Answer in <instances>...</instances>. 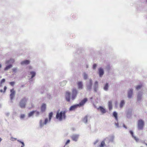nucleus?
Wrapping results in <instances>:
<instances>
[{
	"label": "nucleus",
	"mask_w": 147,
	"mask_h": 147,
	"mask_svg": "<svg viewBox=\"0 0 147 147\" xmlns=\"http://www.w3.org/2000/svg\"><path fill=\"white\" fill-rule=\"evenodd\" d=\"M143 93L142 92H139L137 94V101L140 102L142 97Z\"/></svg>",
	"instance_id": "nucleus-11"
},
{
	"label": "nucleus",
	"mask_w": 147,
	"mask_h": 147,
	"mask_svg": "<svg viewBox=\"0 0 147 147\" xmlns=\"http://www.w3.org/2000/svg\"><path fill=\"white\" fill-rule=\"evenodd\" d=\"M28 68L29 69H32L33 67L31 66H28Z\"/></svg>",
	"instance_id": "nucleus-49"
},
{
	"label": "nucleus",
	"mask_w": 147,
	"mask_h": 147,
	"mask_svg": "<svg viewBox=\"0 0 147 147\" xmlns=\"http://www.w3.org/2000/svg\"><path fill=\"white\" fill-rule=\"evenodd\" d=\"M0 92H3V90H2V89H0Z\"/></svg>",
	"instance_id": "nucleus-52"
},
{
	"label": "nucleus",
	"mask_w": 147,
	"mask_h": 147,
	"mask_svg": "<svg viewBox=\"0 0 147 147\" xmlns=\"http://www.w3.org/2000/svg\"><path fill=\"white\" fill-rule=\"evenodd\" d=\"M129 132L130 134H131V135L132 138H133L135 136L134 135V132L132 131L131 130H130L129 131Z\"/></svg>",
	"instance_id": "nucleus-38"
},
{
	"label": "nucleus",
	"mask_w": 147,
	"mask_h": 147,
	"mask_svg": "<svg viewBox=\"0 0 147 147\" xmlns=\"http://www.w3.org/2000/svg\"><path fill=\"white\" fill-rule=\"evenodd\" d=\"M125 104V102L124 100H122L121 101L120 104V107L121 108H122Z\"/></svg>",
	"instance_id": "nucleus-28"
},
{
	"label": "nucleus",
	"mask_w": 147,
	"mask_h": 147,
	"mask_svg": "<svg viewBox=\"0 0 147 147\" xmlns=\"http://www.w3.org/2000/svg\"><path fill=\"white\" fill-rule=\"evenodd\" d=\"M70 142V140H68L66 142L65 144V145H67V144L69 143Z\"/></svg>",
	"instance_id": "nucleus-45"
},
{
	"label": "nucleus",
	"mask_w": 147,
	"mask_h": 147,
	"mask_svg": "<svg viewBox=\"0 0 147 147\" xmlns=\"http://www.w3.org/2000/svg\"><path fill=\"white\" fill-rule=\"evenodd\" d=\"M35 116L36 117L39 116L40 115V113L39 112L35 111Z\"/></svg>",
	"instance_id": "nucleus-35"
},
{
	"label": "nucleus",
	"mask_w": 147,
	"mask_h": 147,
	"mask_svg": "<svg viewBox=\"0 0 147 147\" xmlns=\"http://www.w3.org/2000/svg\"><path fill=\"white\" fill-rule=\"evenodd\" d=\"M7 65H6V67L4 69V70L5 71H7L8 70L11 68L13 66L12 64H8Z\"/></svg>",
	"instance_id": "nucleus-19"
},
{
	"label": "nucleus",
	"mask_w": 147,
	"mask_h": 147,
	"mask_svg": "<svg viewBox=\"0 0 147 147\" xmlns=\"http://www.w3.org/2000/svg\"><path fill=\"white\" fill-rule=\"evenodd\" d=\"M123 127L125 128V129H127V126L124 124H123Z\"/></svg>",
	"instance_id": "nucleus-50"
},
{
	"label": "nucleus",
	"mask_w": 147,
	"mask_h": 147,
	"mask_svg": "<svg viewBox=\"0 0 147 147\" xmlns=\"http://www.w3.org/2000/svg\"><path fill=\"white\" fill-rule=\"evenodd\" d=\"M144 124V122L141 119L139 120L138 121L137 127L138 130L143 129Z\"/></svg>",
	"instance_id": "nucleus-5"
},
{
	"label": "nucleus",
	"mask_w": 147,
	"mask_h": 147,
	"mask_svg": "<svg viewBox=\"0 0 147 147\" xmlns=\"http://www.w3.org/2000/svg\"><path fill=\"white\" fill-rule=\"evenodd\" d=\"M82 76L84 79V80H86L88 78V75L86 72H84L83 73Z\"/></svg>",
	"instance_id": "nucleus-21"
},
{
	"label": "nucleus",
	"mask_w": 147,
	"mask_h": 147,
	"mask_svg": "<svg viewBox=\"0 0 147 147\" xmlns=\"http://www.w3.org/2000/svg\"><path fill=\"white\" fill-rule=\"evenodd\" d=\"M92 81L91 79H90L86 83V87L88 90H90L92 88Z\"/></svg>",
	"instance_id": "nucleus-10"
},
{
	"label": "nucleus",
	"mask_w": 147,
	"mask_h": 147,
	"mask_svg": "<svg viewBox=\"0 0 147 147\" xmlns=\"http://www.w3.org/2000/svg\"><path fill=\"white\" fill-rule=\"evenodd\" d=\"M133 90L132 89H130L128 90L127 92V97L129 98H131L132 97L133 94Z\"/></svg>",
	"instance_id": "nucleus-12"
},
{
	"label": "nucleus",
	"mask_w": 147,
	"mask_h": 147,
	"mask_svg": "<svg viewBox=\"0 0 147 147\" xmlns=\"http://www.w3.org/2000/svg\"><path fill=\"white\" fill-rule=\"evenodd\" d=\"M132 110L131 108L127 109L125 111V113L128 119L131 118L132 116Z\"/></svg>",
	"instance_id": "nucleus-6"
},
{
	"label": "nucleus",
	"mask_w": 147,
	"mask_h": 147,
	"mask_svg": "<svg viewBox=\"0 0 147 147\" xmlns=\"http://www.w3.org/2000/svg\"><path fill=\"white\" fill-rule=\"evenodd\" d=\"M25 117V115L24 114H22L20 115V118L21 119H24Z\"/></svg>",
	"instance_id": "nucleus-37"
},
{
	"label": "nucleus",
	"mask_w": 147,
	"mask_h": 147,
	"mask_svg": "<svg viewBox=\"0 0 147 147\" xmlns=\"http://www.w3.org/2000/svg\"><path fill=\"white\" fill-rule=\"evenodd\" d=\"M109 87V84L108 83H106L105 84L103 87V89L105 91H107Z\"/></svg>",
	"instance_id": "nucleus-22"
},
{
	"label": "nucleus",
	"mask_w": 147,
	"mask_h": 147,
	"mask_svg": "<svg viewBox=\"0 0 147 147\" xmlns=\"http://www.w3.org/2000/svg\"><path fill=\"white\" fill-rule=\"evenodd\" d=\"M53 115V112H51L49 114V119L48 118H45L44 122L42 120H40L39 121L40 127L41 128H42L44 125H46L48 122H50L52 117Z\"/></svg>",
	"instance_id": "nucleus-3"
},
{
	"label": "nucleus",
	"mask_w": 147,
	"mask_h": 147,
	"mask_svg": "<svg viewBox=\"0 0 147 147\" xmlns=\"http://www.w3.org/2000/svg\"><path fill=\"white\" fill-rule=\"evenodd\" d=\"M66 110L62 111L60 112H57L56 116V119L60 121L65 120L66 119Z\"/></svg>",
	"instance_id": "nucleus-2"
},
{
	"label": "nucleus",
	"mask_w": 147,
	"mask_h": 147,
	"mask_svg": "<svg viewBox=\"0 0 147 147\" xmlns=\"http://www.w3.org/2000/svg\"><path fill=\"white\" fill-rule=\"evenodd\" d=\"M11 94H10V97L11 100H12L16 94V91L14 89H12L10 90Z\"/></svg>",
	"instance_id": "nucleus-8"
},
{
	"label": "nucleus",
	"mask_w": 147,
	"mask_h": 147,
	"mask_svg": "<svg viewBox=\"0 0 147 147\" xmlns=\"http://www.w3.org/2000/svg\"><path fill=\"white\" fill-rule=\"evenodd\" d=\"M88 117V116H86L83 119V122L85 123H86L87 122V119Z\"/></svg>",
	"instance_id": "nucleus-31"
},
{
	"label": "nucleus",
	"mask_w": 147,
	"mask_h": 147,
	"mask_svg": "<svg viewBox=\"0 0 147 147\" xmlns=\"http://www.w3.org/2000/svg\"><path fill=\"white\" fill-rule=\"evenodd\" d=\"M79 136V134H73L71 136V137L73 141L76 142L78 140Z\"/></svg>",
	"instance_id": "nucleus-7"
},
{
	"label": "nucleus",
	"mask_w": 147,
	"mask_h": 147,
	"mask_svg": "<svg viewBox=\"0 0 147 147\" xmlns=\"http://www.w3.org/2000/svg\"><path fill=\"white\" fill-rule=\"evenodd\" d=\"M30 74L31 75V77L30 78V79H31L35 76H36V73L34 71H31L30 72Z\"/></svg>",
	"instance_id": "nucleus-26"
},
{
	"label": "nucleus",
	"mask_w": 147,
	"mask_h": 147,
	"mask_svg": "<svg viewBox=\"0 0 147 147\" xmlns=\"http://www.w3.org/2000/svg\"><path fill=\"white\" fill-rule=\"evenodd\" d=\"M115 137L114 136H110V139L109 140V142H113Z\"/></svg>",
	"instance_id": "nucleus-29"
},
{
	"label": "nucleus",
	"mask_w": 147,
	"mask_h": 147,
	"mask_svg": "<svg viewBox=\"0 0 147 147\" xmlns=\"http://www.w3.org/2000/svg\"><path fill=\"white\" fill-rule=\"evenodd\" d=\"M98 74L100 78H102L104 74V71L103 69L100 67L98 69Z\"/></svg>",
	"instance_id": "nucleus-9"
},
{
	"label": "nucleus",
	"mask_w": 147,
	"mask_h": 147,
	"mask_svg": "<svg viewBox=\"0 0 147 147\" xmlns=\"http://www.w3.org/2000/svg\"><path fill=\"white\" fill-rule=\"evenodd\" d=\"M5 115L7 117H8L10 114L9 112H7L5 113Z\"/></svg>",
	"instance_id": "nucleus-41"
},
{
	"label": "nucleus",
	"mask_w": 147,
	"mask_h": 147,
	"mask_svg": "<svg viewBox=\"0 0 147 147\" xmlns=\"http://www.w3.org/2000/svg\"><path fill=\"white\" fill-rule=\"evenodd\" d=\"M12 140V141H14V140Z\"/></svg>",
	"instance_id": "nucleus-56"
},
{
	"label": "nucleus",
	"mask_w": 147,
	"mask_h": 147,
	"mask_svg": "<svg viewBox=\"0 0 147 147\" xmlns=\"http://www.w3.org/2000/svg\"><path fill=\"white\" fill-rule=\"evenodd\" d=\"M136 140V142H138L139 141V139L138 138H136V136L134 137L133 138Z\"/></svg>",
	"instance_id": "nucleus-39"
},
{
	"label": "nucleus",
	"mask_w": 147,
	"mask_h": 147,
	"mask_svg": "<svg viewBox=\"0 0 147 147\" xmlns=\"http://www.w3.org/2000/svg\"><path fill=\"white\" fill-rule=\"evenodd\" d=\"M7 89V87H6V86H5L4 87V90L3 92L4 93L5 92Z\"/></svg>",
	"instance_id": "nucleus-47"
},
{
	"label": "nucleus",
	"mask_w": 147,
	"mask_h": 147,
	"mask_svg": "<svg viewBox=\"0 0 147 147\" xmlns=\"http://www.w3.org/2000/svg\"><path fill=\"white\" fill-rule=\"evenodd\" d=\"M106 139V138L105 139L103 140L100 143L99 145V147H104L105 144V141Z\"/></svg>",
	"instance_id": "nucleus-27"
},
{
	"label": "nucleus",
	"mask_w": 147,
	"mask_h": 147,
	"mask_svg": "<svg viewBox=\"0 0 147 147\" xmlns=\"http://www.w3.org/2000/svg\"><path fill=\"white\" fill-rule=\"evenodd\" d=\"M17 141L20 142L22 144L21 147H24L25 146V144L24 143L21 141V140H18Z\"/></svg>",
	"instance_id": "nucleus-32"
},
{
	"label": "nucleus",
	"mask_w": 147,
	"mask_h": 147,
	"mask_svg": "<svg viewBox=\"0 0 147 147\" xmlns=\"http://www.w3.org/2000/svg\"><path fill=\"white\" fill-rule=\"evenodd\" d=\"M9 84L11 86H13L15 85V82H11L9 83Z\"/></svg>",
	"instance_id": "nucleus-43"
},
{
	"label": "nucleus",
	"mask_w": 147,
	"mask_h": 147,
	"mask_svg": "<svg viewBox=\"0 0 147 147\" xmlns=\"http://www.w3.org/2000/svg\"><path fill=\"white\" fill-rule=\"evenodd\" d=\"M111 68V67L109 65H107L105 69L106 70L108 71H109Z\"/></svg>",
	"instance_id": "nucleus-34"
},
{
	"label": "nucleus",
	"mask_w": 147,
	"mask_h": 147,
	"mask_svg": "<svg viewBox=\"0 0 147 147\" xmlns=\"http://www.w3.org/2000/svg\"><path fill=\"white\" fill-rule=\"evenodd\" d=\"M113 116L115 118V120L117 121H118V119L117 117V113L116 111H114L113 113Z\"/></svg>",
	"instance_id": "nucleus-23"
},
{
	"label": "nucleus",
	"mask_w": 147,
	"mask_h": 147,
	"mask_svg": "<svg viewBox=\"0 0 147 147\" xmlns=\"http://www.w3.org/2000/svg\"><path fill=\"white\" fill-rule=\"evenodd\" d=\"M30 61L28 60H26L22 61L20 64L22 65H27L30 64Z\"/></svg>",
	"instance_id": "nucleus-14"
},
{
	"label": "nucleus",
	"mask_w": 147,
	"mask_h": 147,
	"mask_svg": "<svg viewBox=\"0 0 147 147\" xmlns=\"http://www.w3.org/2000/svg\"><path fill=\"white\" fill-rule=\"evenodd\" d=\"M78 94V92L76 88L72 89L71 95L70 92L67 91L65 94L66 100L67 102H70L71 99L72 100H74L76 98Z\"/></svg>",
	"instance_id": "nucleus-1"
},
{
	"label": "nucleus",
	"mask_w": 147,
	"mask_h": 147,
	"mask_svg": "<svg viewBox=\"0 0 147 147\" xmlns=\"http://www.w3.org/2000/svg\"><path fill=\"white\" fill-rule=\"evenodd\" d=\"M97 66V65L96 64L94 63L92 66V68L94 69H95Z\"/></svg>",
	"instance_id": "nucleus-42"
},
{
	"label": "nucleus",
	"mask_w": 147,
	"mask_h": 147,
	"mask_svg": "<svg viewBox=\"0 0 147 147\" xmlns=\"http://www.w3.org/2000/svg\"><path fill=\"white\" fill-rule=\"evenodd\" d=\"M146 2H147V0H146Z\"/></svg>",
	"instance_id": "nucleus-57"
},
{
	"label": "nucleus",
	"mask_w": 147,
	"mask_h": 147,
	"mask_svg": "<svg viewBox=\"0 0 147 147\" xmlns=\"http://www.w3.org/2000/svg\"><path fill=\"white\" fill-rule=\"evenodd\" d=\"M67 83V82L66 81H63L61 83L63 84V86L65 85Z\"/></svg>",
	"instance_id": "nucleus-46"
},
{
	"label": "nucleus",
	"mask_w": 147,
	"mask_h": 147,
	"mask_svg": "<svg viewBox=\"0 0 147 147\" xmlns=\"http://www.w3.org/2000/svg\"><path fill=\"white\" fill-rule=\"evenodd\" d=\"M5 79H3L1 80V82H0L1 84H2V83L5 82Z\"/></svg>",
	"instance_id": "nucleus-44"
},
{
	"label": "nucleus",
	"mask_w": 147,
	"mask_h": 147,
	"mask_svg": "<svg viewBox=\"0 0 147 147\" xmlns=\"http://www.w3.org/2000/svg\"><path fill=\"white\" fill-rule=\"evenodd\" d=\"M143 143H144V144H146V146H147V143H145L144 141V142Z\"/></svg>",
	"instance_id": "nucleus-54"
},
{
	"label": "nucleus",
	"mask_w": 147,
	"mask_h": 147,
	"mask_svg": "<svg viewBox=\"0 0 147 147\" xmlns=\"http://www.w3.org/2000/svg\"><path fill=\"white\" fill-rule=\"evenodd\" d=\"M87 98H84L79 103V104H77L78 105V106L81 107L83 106L85 103L87 101Z\"/></svg>",
	"instance_id": "nucleus-13"
},
{
	"label": "nucleus",
	"mask_w": 147,
	"mask_h": 147,
	"mask_svg": "<svg viewBox=\"0 0 147 147\" xmlns=\"http://www.w3.org/2000/svg\"><path fill=\"white\" fill-rule=\"evenodd\" d=\"M35 112V111H33L31 112H30V113H29L28 114V117H30L32 116H33V114Z\"/></svg>",
	"instance_id": "nucleus-30"
},
{
	"label": "nucleus",
	"mask_w": 147,
	"mask_h": 147,
	"mask_svg": "<svg viewBox=\"0 0 147 147\" xmlns=\"http://www.w3.org/2000/svg\"><path fill=\"white\" fill-rule=\"evenodd\" d=\"M94 91L95 92H97L98 89V82L96 81L94 83Z\"/></svg>",
	"instance_id": "nucleus-15"
},
{
	"label": "nucleus",
	"mask_w": 147,
	"mask_h": 147,
	"mask_svg": "<svg viewBox=\"0 0 147 147\" xmlns=\"http://www.w3.org/2000/svg\"><path fill=\"white\" fill-rule=\"evenodd\" d=\"M11 138L13 139H14L15 140H17V138H13V137H11Z\"/></svg>",
	"instance_id": "nucleus-51"
},
{
	"label": "nucleus",
	"mask_w": 147,
	"mask_h": 147,
	"mask_svg": "<svg viewBox=\"0 0 147 147\" xmlns=\"http://www.w3.org/2000/svg\"><path fill=\"white\" fill-rule=\"evenodd\" d=\"M78 107V105H75L71 106L69 109L70 111H72L75 109L77 107Z\"/></svg>",
	"instance_id": "nucleus-18"
},
{
	"label": "nucleus",
	"mask_w": 147,
	"mask_h": 147,
	"mask_svg": "<svg viewBox=\"0 0 147 147\" xmlns=\"http://www.w3.org/2000/svg\"><path fill=\"white\" fill-rule=\"evenodd\" d=\"M97 109L100 110L101 112L104 114L106 112L105 109L102 106H100L99 107L97 108Z\"/></svg>",
	"instance_id": "nucleus-17"
},
{
	"label": "nucleus",
	"mask_w": 147,
	"mask_h": 147,
	"mask_svg": "<svg viewBox=\"0 0 147 147\" xmlns=\"http://www.w3.org/2000/svg\"><path fill=\"white\" fill-rule=\"evenodd\" d=\"M18 68L17 67H14L12 69V71L14 73H16L17 71Z\"/></svg>",
	"instance_id": "nucleus-36"
},
{
	"label": "nucleus",
	"mask_w": 147,
	"mask_h": 147,
	"mask_svg": "<svg viewBox=\"0 0 147 147\" xmlns=\"http://www.w3.org/2000/svg\"><path fill=\"white\" fill-rule=\"evenodd\" d=\"M46 109V105L43 104L41 107V111L42 112H44L45 111Z\"/></svg>",
	"instance_id": "nucleus-25"
},
{
	"label": "nucleus",
	"mask_w": 147,
	"mask_h": 147,
	"mask_svg": "<svg viewBox=\"0 0 147 147\" xmlns=\"http://www.w3.org/2000/svg\"><path fill=\"white\" fill-rule=\"evenodd\" d=\"M108 106L109 110L111 111L112 109V101H110L108 102Z\"/></svg>",
	"instance_id": "nucleus-24"
},
{
	"label": "nucleus",
	"mask_w": 147,
	"mask_h": 147,
	"mask_svg": "<svg viewBox=\"0 0 147 147\" xmlns=\"http://www.w3.org/2000/svg\"><path fill=\"white\" fill-rule=\"evenodd\" d=\"M78 88L80 90H81L83 88L82 82L81 81L79 82L78 83Z\"/></svg>",
	"instance_id": "nucleus-20"
},
{
	"label": "nucleus",
	"mask_w": 147,
	"mask_h": 147,
	"mask_svg": "<svg viewBox=\"0 0 147 147\" xmlns=\"http://www.w3.org/2000/svg\"><path fill=\"white\" fill-rule=\"evenodd\" d=\"M142 87V85H138L136 87V88L137 90H139V89L141 88Z\"/></svg>",
	"instance_id": "nucleus-40"
},
{
	"label": "nucleus",
	"mask_w": 147,
	"mask_h": 147,
	"mask_svg": "<svg viewBox=\"0 0 147 147\" xmlns=\"http://www.w3.org/2000/svg\"><path fill=\"white\" fill-rule=\"evenodd\" d=\"M15 61L14 59H10L9 60H7L5 62V64L6 65L13 64Z\"/></svg>",
	"instance_id": "nucleus-16"
},
{
	"label": "nucleus",
	"mask_w": 147,
	"mask_h": 147,
	"mask_svg": "<svg viewBox=\"0 0 147 147\" xmlns=\"http://www.w3.org/2000/svg\"><path fill=\"white\" fill-rule=\"evenodd\" d=\"M2 106L1 105L0 103V108H1Z\"/></svg>",
	"instance_id": "nucleus-55"
},
{
	"label": "nucleus",
	"mask_w": 147,
	"mask_h": 147,
	"mask_svg": "<svg viewBox=\"0 0 147 147\" xmlns=\"http://www.w3.org/2000/svg\"><path fill=\"white\" fill-rule=\"evenodd\" d=\"M27 101V99L26 98L24 97L19 102V106L22 109L25 108Z\"/></svg>",
	"instance_id": "nucleus-4"
},
{
	"label": "nucleus",
	"mask_w": 147,
	"mask_h": 147,
	"mask_svg": "<svg viewBox=\"0 0 147 147\" xmlns=\"http://www.w3.org/2000/svg\"><path fill=\"white\" fill-rule=\"evenodd\" d=\"M117 121V122H115V125L116 127V128H120L121 127V126L119 125V124L118 122V121Z\"/></svg>",
	"instance_id": "nucleus-33"
},
{
	"label": "nucleus",
	"mask_w": 147,
	"mask_h": 147,
	"mask_svg": "<svg viewBox=\"0 0 147 147\" xmlns=\"http://www.w3.org/2000/svg\"><path fill=\"white\" fill-rule=\"evenodd\" d=\"M98 142V140H96L95 142H94V145H95Z\"/></svg>",
	"instance_id": "nucleus-48"
},
{
	"label": "nucleus",
	"mask_w": 147,
	"mask_h": 147,
	"mask_svg": "<svg viewBox=\"0 0 147 147\" xmlns=\"http://www.w3.org/2000/svg\"><path fill=\"white\" fill-rule=\"evenodd\" d=\"M2 66V65L1 64H0V69L1 68Z\"/></svg>",
	"instance_id": "nucleus-53"
}]
</instances>
